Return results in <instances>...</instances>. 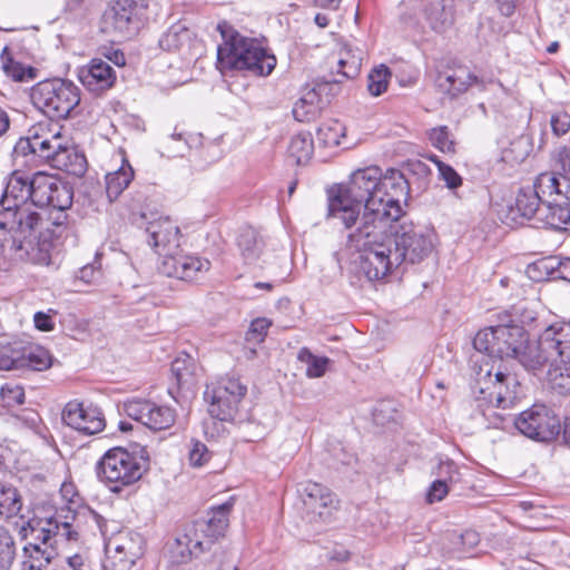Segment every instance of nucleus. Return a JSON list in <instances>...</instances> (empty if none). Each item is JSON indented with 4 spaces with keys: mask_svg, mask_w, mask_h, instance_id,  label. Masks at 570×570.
I'll list each match as a JSON object with an SVG mask.
<instances>
[{
    "mask_svg": "<svg viewBox=\"0 0 570 570\" xmlns=\"http://www.w3.org/2000/svg\"><path fill=\"white\" fill-rule=\"evenodd\" d=\"M23 361L21 368H30L33 371H43L51 366L52 357L48 350L42 346L23 345Z\"/></svg>",
    "mask_w": 570,
    "mask_h": 570,
    "instance_id": "72a5a7b5",
    "label": "nucleus"
},
{
    "mask_svg": "<svg viewBox=\"0 0 570 570\" xmlns=\"http://www.w3.org/2000/svg\"><path fill=\"white\" fill-rule=\"evenodd\" d=\"M570 186V158H562L551 171L541 173L533 183V191L540 196L543 206L553 195L566 199Z\"/></svg>",
    "mask_w": 570,
    "mask_h": 570,
    "instance_id": "412c9836",
    "label": "nucleus"
},
{
    "mask_svg": "<svg viewBox=\"0 0 570 570\" xmlns=\"http://www.w3.org/2000/svg\"><path fill=\"white\" fill-rule=\"evenodd\" d=\"M72 190L66 184L56 179L55 186L52 188V193L50 195L49 202L46 204V207H51L59 212H63L71 207L72 205Z\"/></svg>",
    "mask_w": 570,
    "mask_h": 570,
    "instance_id": "79ce46f5",
    "label": "nucleus"
},
{
    "mask_svg": "<svg viewBox=\"0 0 570 570\" xmlns=\"http://www.w3.org/2000/svg\"><path fill=\"white\" fill-rule=\"evenodd\" d=\"M31 136L28 137V138H24V139H20L16 147H14V151L17 154H22V155H27L28 153L31 154Z\"/></svg>",
    "mask_w": 570,
    "mask_h": 570,
    "instance_id": "680f3d73",
    "label": "nucleus"
},
{
    "mask_svg": "<svg viewBox=\"0 0 570 570\" xmlns=\"http://www.w3.org/2000/svg\"><path fill=\"white\" fill-rule=\"evenodd\" d=\"M475 372V384L480 397L498 409L514 406L520 397V383L515 375L497 371L488 362L480 364Z\"/></svg>",
    "mask_w": 570,
    "mask_h": 570,
    "instance_id": "4468645a",
    "label": "nucleus"
},
{
    "mask_svg": "<svg viewBox=\"0 0 570 570\" xmlns=\"http://www.w3.org/2000/svg\"><path fill=\"white\" fill-rule=\"evenodd\" d=\"M513 424L522 435L538 442L552 441L561 431L558 415L547 405L539 403L513 417Z\"/></svg>",
    "mask_w": 570,
    "mask_h": 570,
    "instance_id": "a211bd4d",
    "label": "nucleus"
},
{
    "mask_svg": "<svg viewBox=\"0 0 570 570\" xmlns=\"http://www.w3.org/2000/svg\"><path fill=\"white\" fill-rule=\"evenodd\" d=\"M147 0H117L102 16L101 29L120 38L136 35L147 11Z\"/></svg>",
    "mask_w": 570,
    "mask_h": 570,
    "instance_id": "dca6fc26",
    "label": "nucleus"
},
{
    "mask_svg": "<svg viewBox=\"0 0 570 570\" xmlns=\"http://www.w3.org/2000/svg\"><path fill=\"white\" fill-rule=\"evenodd\" d=\"M556 266H558V257L549 256L528 265L527 274L535 282L553 279Z\"/></svg>",
    "mask_w": 570,
    "mask_h": 570,
    "instance_id": "58836bf2",
    "label": "nucleus"
},
{
    "mask_svg": "<svg viewBox=\"0 0 570 570\" xmlns=\"http://www.w3.org/2000/svg\"><path fill=\"white\" fill-rule=\"evenodd\" d=\"M314 21L320 28H326L330 23V19L325 13H316Z\"/></svg>",
    "mask_w": 570,
    "mask_h": 570,
    "instance_id": "774afa93",
    "label": "nucleus"
},
{
    "mask_svg": "<svg viewBox=\"0 0 570 570\" xmlns=\"http://www.w3.org/2000/svg\"><path fill=\"white\" fill-rule=\"evenodd\" d=\"M569 335L570 321L556 322L546 327L537 341H529L528 335L514 360L533 374L543 372L548 365L554 367Z\"/></svg>",
    "mask_w": 570,
    "mask_h": 570,
    "instance_id": "0eeeda50",
    "label": "nucleus"
},
{
    "mask_svg": "<svg viewBox=\"0 0 570 570\" xmlns=\"http://www.w3.org/2000/svg\"><path fill=\"white\" fill-rule=\"evenodd\" d=\"M30 180L29 177L14 171L8 179L0 199V229L9 230L18 227L20 232L35 229L42 224V217L30 208Z\"/></svg>",
    "mask_w": 570,
    "mask_h": 570,
    "instance_id": "423d86ee",
    "label": "nucleus"
},
{
    "mask_svg": "<svg viewBox=\"0 0 570 570\" xmlns=\"http://www.w3.org/2000/svg\"><path fill=\"white\" fill-rule=\"evenodd\" d=\"M210 452L203 442L191 440L188 450V461L191 466L199 468L205 465L210 460Z\"/></svg>",
    "mask_w": 570,
    "mask_h": 570,
    "instance_id": "de8ad7c7",
    "label": "nucleus"
},
{
    "mask_svg": "<svg viewBox=\"0 0 570 570\" xmlns=\"http://www.w3.org/2000/svg\"><path fill=\"white\" fill-rule=\"evenodd\" d=\"M147 470V456L129 452L124 448L108 450L96 465L99 481L115 493L139 481Z\"/></svg>",
    "mask_w": 570,
    "mask_h": 570,
    "instance_id": "1a4fd4ad",
    "label": "nucleus"
},
{
    "mask_svg": "<svg viewBox=\"0 0 570 570\" xmlns=\"http://www.w3.org/2000/svg\"><path fill=\"white\" fill-rule=\"evenodd\" d=\"M1 60L4 73L14 81H30L37 77L36 68L16 61L6 55V50L1 55Z\"/></svg>",
    "mask_w": 570,
    "mask_h": 570,
    "instance_id": "4c0bfd02",
    "label": "nucleus"
},
{
    "mask_svg": "<svg viewBox=\"0 0 570 570\" xmlns=\"http://www.w3.org/2000/svg\"><path fill=\"white\" fill-rule=\"evenodd\" d=\"M551 127L557 136L566 135L570 129V116L566 112L553 115Z\"/></svg>",
    "mask_w": 570,
    "mask_h": 570,
    "instance_id": "864d4df0",
    "label": "nucleus"
},
{
    "mask_svg": "<svg viewBox=\"0 0 570 570\" xmlns=\"http://www.w3.org/2000/svg\"><path fill=\"white\" fill-rule=\"evenodd\" d=\"M16 556L14 541L9 531L0 524V570H9Z\"/></svg>",
    "mask_w": 570,
    "mask_h": 570,
    "instance_id": "37998d69",
    "label": "nucleus"
},
{
    "mask_svg": "<svg viewBox=\"0 0 570 570\" xmlns=\"http://www.w3.org/2000/svg\"><path fill=\"white\" fill-rule=\"evenodd\" d=\"M497 2H498L500 12L504 17H510L513 14L514 9H515V6H514L515 0H497Z\"/></svg>",
    "mask_w": 570,
    "mask_h": 570,
    "instance_id": "052dcab7",
    "label": "nucleus"
},
{
    "mask_svg": "<svg viewBox=\"0 0 570 570\" xmlns=\"http://www.w3.org/2000/svg\"><path fill=\"white\" fill-rule=\"evenodd\" d=\"M89 522H91L105 538V551L115 567L120 569H130L136 560L142 554V540L139 534L128 531H121L116 535L107 538V521L97 512H88Z\"/></svg>",
    "mask_w": 570,
    "mask_h": 570,
    "instance_id": "2eb2a0df",
    "label": "nucleus"
},
{
    "mask_svg": "<svg viewBox=\"0 0 570 570\" xmlns=\"http://www.w3.org/2000/svg\"><path fill=\"white\" fill-rule=\"evenodd\" d=\"M66 570H88L89 566L86 563V559L81 554H73L66 559Z\"/></svg>",
    "mask_w": 570,
    "mask_h": 570,
    "instance_id": "bf43d9fd",
    "label": "nucleus"
},
{
    "mask_svg": "<svg viewBox=\"0 0 570 570\" xmlns=\"http://www.w3.org/2000/svg\"><path fill=\"white\" fill-rule=\"evenodd\" d=\"M314 151V144L309 132H299L292 137L288 145L289 156L293 157L296 164L307 161Z\"/></svg>",
    "mask_w": 570,
    "mask_h": 570,
    "instance_id": "e433bc0d",
    "label": "nucleus"
},
{
    "mask_svg": "<svg viewBox=\"0 0 570 570\" xmlns=\"http://www.w3.org/2000/svg\"><path fill=\"white\" fill-rule=\"evenodd\" d=\"M14 529L21 541L24 570H45L58 556V544L62 540L77 541L79 533L68 522L57 518H20Z\"/></svg>",
    "mask_w": 570,
    "mask_h": 570,
    "instance_id": "20e7f679",
    "label": "nucleus"
},
{
    "mask_svg": "<svg viewBox=\"0 0 570 570\" xmlns=\"http://www.w3.org/2000/svg\"><path fill=\"white\" fill-rule=\"evenodd\" d=\"M450 487L445 483H442L440 480H434L426 493V501L429 503L440 502L442 501L450 491Z\"/></svg>",
    "mask_w": 570,
    "mask_h": 570,
    "instance_id": "603ef678",
    "label": "nucleus"
},
{
    "mask_svg": "<svg viewBox=\"0 0 570 570\" xmlns=\"http://www.w3.org/2000/svg\"><path fill=\"white\" fill-rule=\"evenodd\" d=\"M9 124L8 114L2 108H0V136L8 130Z\"/></svg>",
    "mask_w": 570,
    "mask_h": 570,
    "instance_id": "69168bd1",
    "label": "nucleus"
},
{
    "mask_svg": "<svg viewBox=\"0 0 570 570\" xmlns=\"http://www.w3.org/2000/svg\"><path fill=\"white\" fill-rule=\"evenodd\" d=\"M223 43L217 48V68L223 72L245 71L265 77L276 67V57L253 38L245 37L226 22L218 24Z\"/></svg>",
    "mask_w": 570,
    "mask_h": 570,
    "instance_id": "39448f33",
    "label": "nucleus"
},
{
    "mask_svg": "<svg viewBox=\"0 0 570 570\" xmlns=\"http://www.w3.org/2000/svg\"><path fill=\"white\" fill-rule=\"evenodd\" d=\"M423 17L429 27L436 33L450 30L455 21L453 0H431L424 8Z\"/></svg>",
    "mask_w": 570,
    "mask_h": 570,
    "instance_id": "b1692460",
    "label": "nucleus"
},
{
    "mask_svg": "<svg viewBox=\"0 0 570 570\" xmlns=\"http://www.w3.org/2000/svg\"><path fill=\"white\" fill-rule=\"evenodd\" d=\"M150 412L146 417L145 425L154 431L169 429L176 420L175 411L169 406H159L150 402Z\"/></svg>",
    "mask_w": 570,
    "mask_h": 570,
    "instance_id": "f704fd0d",
    "label": "nucleus"
},
{
    "mask_svg": "<svg viewBox=\"0 0 570 570\" xmlns=\"http://www.w3.org/2000/svg\"><path fill=\"white\" fill-rule=\"evenodd\" d=\"M23 343L0 344V371L21 370Z\"/></svg>",
    "mask_w": 570,
    "mask_h": 570,
    "instance_id": "c9c22d12",
    "label": "nucleus"
},
{
    "mask_svg": "<svg viewBox=\"0 0 570 570\" xmlns=\"http://www.w3.org/2000/svg\"><path fill=\"white\" fill-rule=\"evenodd\" d=\"M392 220H384L377 227L366 225L353 239L351 250L360 253L348 269L350 283L362 288L365 283L384 279L392 273L426 259L435 247L436 235L432 228L403 220L386 228Z\"/></svg>",
    "mask_w": 570,
    "mask_h": 570,
    "instance_id": "f03ea898",
    "label": "nucleus"
},
{
    "mask_svg": "<svg viewBox=\"0 0 570 570\" xmlns=\"http://www.w3.org/2000/svg\"><path fill=\"white\" fill-rule=\"evenodd\" d=\"M191 38V30L185 23L176 22L161 35L158 43L165 51H177L188 46Z\"/></svg>",
    "mask_w": 570,
    "mask_h": 570,
    "instance_id": "c85d7f7f",
    "label": "nucleus"
},
{
    "mask_svg": "<svg viewBox=\"0 0 570 570\" xmlns=\"http://www.w3.org/2000/svg\"><path fill=\"white\" fill-rule=\"evenodd\" d=\"M101 277V272L94 265H86L78 272V278L83 281L86 284L96 283Z\"/></svg>",
    "mask_w": 570,
    "mask_h": 570,
    "instance_id": "5fc2aeb1",
    "label": "nucleus"
},
{
    "mask_svg": "<svg viewBox=\"0 0 570 570\" xmlns=\"http://www.w3.org/2000/svg\"><path fill=\"white\" fill-rule=\"evenodd\" d=\"M56 178L43 174L37 173L30 180V207H46L50 199Z\"/></svg>",
    "mask_w": 570,
    "mask_h": 570,
    "instance_id": "7c9ffc66",
    "label": "nucleus"
},
{
    "mask_svg": "<svg viewBox=\"0 0 570 570\" xmlns=\"http://www.w3.org/2000/svg\"><path fill=\"white\" fill-rule=\"evenodd\" d=\"M58 124L35 128L31 135V154L47 161L51 167L81 176L86 171V158L67 145Z\"/></svg>",
    "mask_w": 570,
    "mask_h": 570,
    "instance_id": "6e6552de",
    "label": "nucleus"
},
{
    "mask_svg": "<svg viewBox=\"0 0 570 570\" xmlns=\"http://www.w3.org/2000/svg\"><path fill=\"white\" fill-rule=\"evenodd\" d=\"M342 0H314V3L317 7L330 9V10H336L340 7Z\"/></svg>",
    "mask_w": 570,
    "mask_h": 570,
    "instance_id": "0e129e2a",
    "label": "nucleus"
},
{
    "mask_svg": "<svg viewBox=\"0 0 570 570\" xmlns=\"http://www.w3.org/2000/svg\"><path fill=\"white\" fill-rule=\"evenodd\" d=\"M82 85L92 92L99 94L111 88L116 75L110 65L101 59H92L79 75Z\"/></svg>",
    "mask_w": 570,
    "mask_h": 570,
    "instance_id": "5701e85b",
    "label": "nucleus"
},
{
    "mask_svg": "<svg viewBox=\"0 0 570 570\" xmlns=\"http://www.w3.org/2000/svg\"><path fill=\"white\" fill-rule=\"evenodd\" d=\"M297 360L306 365L305 374L308 379H320L324 376L331 363L328 357L317 356L307 347H302L298 351Z\"/></svg>",
    "mask_w": 570,
    "mask_h": 570,
    "instance_id": "473e14b6",
    "label": "nucleus"
},
{
    "mask_svg": "<svg viewBox=\"0 0 570 570\" xmlns=\"http://www.w3.org/2000/svg\"><path fill=\"white\" fill-rule=\"evenodd\" d=\"M62 421L69 428L85 435H94L105 429L101 411L91 404L70 401L62 410Z\"/></svg>",
    "mask_w": 570,
    "mask_h": 570,
    "instance_id": "aec40b11",
    "label": "nucleus"
},
{
    "mask_svg": "<svg viewBox=\"0 0 570 570\" xmlns=\"http://www.w3.org/2000/svg\"><path fill=\"white\" fill-rule=\"evenodd\" d=\"M131 219L139 228L145 229L147 243L160 256L157 266L160 274L191 282L209 271L210 262L208 259L183 253L179 248L180 229L169 217L158 216L156 213L132 210Z\"/></svg>",
    "mask_w": 570,
    "mask_h": 570,
    "instance_id": "7ed1b4c3",
    "label": "nucleus"
},
{
    "mask_svg": "<svg viewBox=\"0 0 570 570\" xmlns=\"http://www.w3.org/2000/svg\"><path fill=\"white\" fill-rule=\"evenodd\" d=\"M553 279H562L570 283V258H558Z\"/></svg>",
    "mask_w": 570,
    "mask_h": 570,
    "instance_id": "13d9d810",
    "label": "nucleus"
},
{
    "mask_svg": "<svg viewBox=\"0 0 570 570\" xmlns=\"http://www.w3.org/2000/svg\"><path fill=\"white\" fill-rule=\"evenodd\" d=\"M511 212H517L521 217L530 219L538 216L541 220V216L546 212V206L542 205L540 196H538L532 188H521L515 198L514 208Z\"/></svg>",
    "mask_w": 570,
    "mask_h": 570,
    "instance_id": "bb28decb",
    "label": "nucleus"
},
{
    "mask_svg": "<svg viewBox=\"0 0 570 570\" xmlns=\"http://www.w3.org/2000/svg\"><path fill=\"white\" fill-rule=\"evenodd\" d=\"M237 247L246 263H254L263 253L264 242L254 228L244 227L237 236Z\"/></svg>",
    "mask_w": 570,
    "mask_h": 570,
    "instance_id": "a878e982",
    "label": "nucleus"
},
{
    "mask_svg": "<svg viewBox=\"0 0 570 570\" xmlns=\"http://www.w3.org/2000/svg\"><path fill=\"white\" fill-rule=\"evenodd\" d=\"M246 393L247 386L239 379H220L216 385L205 391V399L209 402L208 413L219 421H233Z\"/></svg>",
    "mask_w": 570,
    "mask_h": 570,
    "instance_id": "f3484780",
    "label": "nucleus"
},
{
    "mask_svg": "<svg viewBox=\"0 0 570 570\" xmlns=\"http://www.w3.org/2000/svg\"><path fill=\"white\" fill-rule=\"evenodd\" d=\"M233 507L234 501L230 499L223 504L210 508L206 517L193 522L184 534L183 541L190 554L197 557L208 550L216 540L225 535Z\"/></svg>",
    "mask_w": 570,
    "mask_h": 570,
    "instance_id": "ddd939ff",
    "label": "nucleus"
},
{
    "mask_svg": "<svg viewBox=\"0 0 570 570\" xmlns=\"http://www.w3.org/2000/svg\"><path fill=\"white\" fill-rule=\"evenodd\" d=\"M33 323L36 328L42 332L52 331L55 327L51 315L45 312H37L33 316Z\"/></svg>",
    "mask_w": 570,
    "mask_h": 570,
    "instance_id": "6e6d98bb",
    "label": "nucleus"
},
{
    "mask_svg": "<svg viewBox=\"0 0 570 570\" xmlns=\"http://www.w3.org/2000/svg\"><path fill=\"white\" fill-rule=\"evenodd\" d=\"M441 178L445 181L446 186L455 189L462 185L461 176L449 165L436 161Z\"/></svg>",
    "mask_w": 570,
    "mask_h": 570,
    "instance_id": "8fccbe9b",
    "label": "nucleus"
},
{
    "mask_svg": "<svg viewBox=\"0 0 570 570\" xmlns=\"http://www.w3.org/2000/svg\"><path fill=\"white\" fill-rule=\"evenodd\" d=\"M391 70L385 65H380L371 70L367 76V89L370 94L377 97L386 91L391 79Z\"/></svg>",
    "mask_w": 570,
    "mask_h": 570,
    "instance_id": "ea45409f",
    "label": "nucleus"
},
{
    "mask_svg": "<svg viewBox=\"0 0 570 570\" xmlns=\"http://www.w3.org/2000/svg\"><path fill=\"white\" fill-rule=\"evenodd\" d=\"M271 325L272 322L265 317L255 318L246 333V341L256 344L264 342Z\"/></svg>",
    "mask_w": 570,
    "mask_h": 570,
    "instance_id": "09e8293b",
    "label": "nucleus"
},
{
    "mask_svg": "<svg viewBox=\"0 0 570 570\" xmlns=\"http://www.w3.org/2000/svg\"><path fill=\"white\" fill-rule=\"evenodd\" d=\"M32 105L50 119H67L80 102V89L72 81L51 78L37 82L30 91Z\"/></svg>",
    "mask_w": 570,
    "mask_h": 570,
    "instance_id": "9d476101",
    "label": "nucleus"
},
{
    "mask_svg": "<svg viewBox=\"0 0 570 570\" xmlns=\"http://www.w3.org/2000/svg\"><path fill=\"white\" fill-rule=\"evenodd\" d=\"M109 60H111L116 66H124L126 63V58H125V55L119 51V50H116L111 53V56L108 57Z\"/></svg>",
    "mask_w": 570,
    "mask_h": 570,
    "instance_id": "338daca9",
    "label": "nucleus"
},
{
    "mask_svg": "<svg viewBox=\"0 0 570 570\" xmlns=\"http://www.w3.org/2000/svg\"><path fill=\"white\" fill-rule=\"evenodd\" d=\"M62 228L59 222L49 223L42 218L35 229L20 232L17 227L11 235L10 255L14 259L30 262L36 265L48 266L51 263V252L55 239L58 237V229Z\"/></svg>",
    "mask_w": 570,
    "mask_h": 570,
    "instance_id": "9b49d317",
    "label": "nucleus"
},
{
    "mask_svg": "<svg viewBox=\"0 0 570 570\" xmlns=\"http://www.w3.org/2000/svg\"><path fill=\"white\" fill-rule=\"evenodd\" d=\"M431 144L443 153H453L454 142L450 138V131L446 126H440L431 129L429 134Z\"/></svg>",
    "mask_w": 570,
    "mask_h": 570,
    "instance_id": "a18cd8bd",
    "label": "nucleus"
},
{
    "mask_svg": "<svg viewBox=\"0 0 570 570\" xmlns=\"http://www.w3.org/2000/svg\"><path fill=\"white\" fill-rule=\"evenodd\" d=\"M1 396L9 404L12 401L16 404H22L24 402V393L23 390L19 386L17 387H2Z\"/></svg>",
    "mask_w": 570,
    "mask_h": 570,
    "instance_id": "4d7b16f0",
    "label": "nucleus"
},
{
    "mask_svg": "<svg viewBox=\"0 0 570 570\" xmlns=\"http://www.w3.org/2000/svg\"><path fill=\"white\" fill-rule=\"evenodd\" d=\"M433 473L436 476L435 480H440L450 488L461 480L459 469L451 460L440 461Z\"/></svg>",
    "mask_w": 570,
    "mask_h": 570,
    "instance_id": "c03bdc74",
    "label": "nucleus"
},
{
    "mask_svg": "<svg viewBox=\"0 0 570 570\" xmlns=\"http://www.w3.org/2000/svg\"><path fill=\"white\" fill-rule=\"evenodd\" d=\"M463 543H468L470 547L475 546L479 542V535L474 531H465L460 535Z\"/></svg>",
    "mask_w": 570,
    "mask_h": 570,
    "instance_id": "e2e57ef3",
    "label": "nucleus"
},
{
    "mask_svg": "<svg viewBox=\"0 0 570 570\" xmlns=\"http://www.w3.org/2000/svg\"><path fill=\"white\" fill-rule=\"evenodd\" d=\"M150 402L146 400H130L124 404L125 413L132 420L145 425L146 417L150 412Z\"/></svg>",
    "mask_w": 570,
    "mask_h": 570,
    "instance_id": "49530a36",
    "label": "nucleus"
},
{
    "mask_svg": "<svg viewBox=\"0 0 570 570\" xmlns=\"http://www.w3.org/2000/svg\"><path fill=\"white\" fill-rule=\"evenodd\" d=\"M134 178V169L127 160L112 173L106 175V194L110 202H115L129 186Z\"/></svg>",
    "mask_w": 570,
    "mask_h": 570,
    "instance_id": "cd10ccee",
    "label": "nucleus"
},
{
    "mask_svg": "<svg viewBox=\"0 0 570 570\" xmlns=\"http://www.w3.org/2000/svg\"><path fill=\"white\" fill-rule=\"evenodd\" d=\"M198 366L194 357L186 353L179 354L173 362L170 372L178 389L190 390L197 381Z\"/></svg>",
    "mask_w": 570,
    "mask_h": 570,
    "instance_id": "393cba45",
    "label": "nucleus"
},
{
    "mask_svg": "<svg viewBox=\"0 0 570 570\" xmlns=\"http://www.w3.org/2000/svg\"><path fill=\"white\" fill-rule=\"evenodd\" d=\"M345 137V126L337 120L323 124L317 129V138L326 147L340 146Z\"/></svg>",
    "mask_w": 570,
    "mask_h": 570,
    "instance_id": "a19ab883",
    "label": "nucleus"
},
{
    "mask_svg": "<svg viewBox=\"0 0 570 570\" xmlns=\"http://www.w3.org/2000/svg\"><path fill=\"white\" fill-rule=\"evenodd\" d=\"M303 491L307 511L323 522L331 521L333 511L338 507L336 495L328 488L312 481L305 483Z\"/></svg>",
    "mask_w": 570,
    "mask_h": 570,
    "instance_id": "4be33fe9",
    "label": "nucleus"
},
{
    "mask_svg": "<svg viewBox=\"0 0 570 570\" xmlns=\"http://www.w3.org/2000/svg\"><path fill=\"white\" fill-rule=\"evenodd\" d=\"M22 508L21 495L9 483L0 481V515L11 518L17 515Z\"/></svg>",
    "mask_w": 570,
    "mask_h": 570,
    "instance_id": "2f4dec72",
    "label": "nucleus"
},
{
    "mask_svg": "<svg viewBox=\"0 0 570 570\" xmlns=\"http://www.w3.org/2000/svg\"><path fill=\"white\" fill-rule=\"evenodd\" d=\"M507 322L480 330L473 340L476 351L499 358H515L522 344L527 342L528 332L523 326L505 316Z\"/></svg>",
    "mask_w": 570,
    "mask_h": 570,
    "instance_id": "f8f14e48",
    "label": "nucleus"
},
{
    "mask_svg": "<svg viewBox=\"0 0 570 570\" xmlns=\"http://www.w3.org/2000/svg\"><path fill=\"white\" fill-rule=\"evenodd\" d=\"M541 220L553 229L570 232V202H548Z\"/></svg>",
    "mask_w": 570,
    "mask_h": 570,
    "instance_id": "c756f323",
    "label": "nucleus"
},
{
    "mask_svg": "<svg viewBox=\"0 0 570 570\" xmlns=\"http://www.w3.org/2000/svg\"><path fill=\"white\" fill-rule=\"evenodd\" d=\"M316 114V107L307 102L305 98H301L293 108V116L298 121H308Z\"/></svg>",
    "mask_w": 570,
    "mask_h": 570,
    "instance_id": "3c124183",
    "label": "nucleus"
},
{
    "mask_svg": "<svg viewBox=\"0 0 570 570\" xmlns=\"http://www.w3.org/2000/svg\"><path fill=\"white\" fill-rule=\"evenodd\" d=\"M492 79L478 76L470 67L462 63H449L442 70H438L434 86L444 97L454 100L469 91L472 87L485 90Z\"/></svg>",
    "mask_w": 570,
    "mask_h": 570,
    "instance_id": "6ab92c4d",
    "label": "nucleus"
},
{
    "mask_svg": "<svg viewBox=\"0 0 570 570\" xmlns=\"http://www.w3.org/2000/svg\"><path fill=\"white\" fill-rule=\"evenodd\" d=\"M409 195L410 183L402 171L391 168L382 174L380 167L371 166L355 170L347 184L330 190L328 212L347 229L358 224L347 234L345 245L351 249L356 244L353 239L366 225L377 227L384 220L402 219V204H406Z\"/></svg>",
    "mask_w": 570,
    "mask_h": 570,
    "instance_id": "f257e3e1",
    "label": "nucleus"
}]
</instances>
